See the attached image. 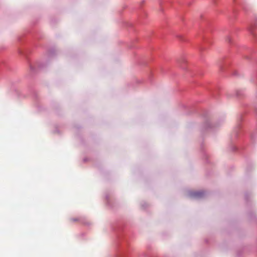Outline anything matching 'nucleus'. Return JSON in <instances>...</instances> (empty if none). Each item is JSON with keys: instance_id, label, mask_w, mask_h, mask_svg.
<instances>
[{"instance_id": "obj_1", "label": "nucleus", "mask_w": 257, "mask_h": 257, "mask_svg": "<svg viewBox=\"0 0 257 257\" xmlns=\"http://www.w3.org/2000/svg\"><path fill=\"white\" fill-rule=\"evenodd\" d=\"M188 195L192 199H200L205 196V193L203 191H189Z\"/></svg>"}, {"instance_id": "obj_2", "label": "nucleus", "mask_w": 257, "mask_h": 257, "mask_svg": "<svg viewBox=\"0 0 257 257\" xmlns=\"http://www.w3.org/2000/svg\"><path fill=\"white\" fill-rule=\"evenodd\" d=\"M37 68L36 66H32V65H30V70L32 73H35L36 72Z\"/></svg>"}, {"instance_id": "obj_3", "label": "nucleus", "mask_w": 257, "mask_h": 257, "mask_svg": "<svg viewBox=\"0 0 257 257\" xmlns=\"http://www.w3.org/2000/svg\"><path fill=\"white\" fill-rule=\"evenodd\" d=\"M105 200L108 204H109L110 203V199L108 195H105Z\"/></svg>"}, {"instance_id": "obj_4", "label": "nucleus", "mask_w": 257, "mask_h": 257, "mask_svg": "<svg viewBox=\"0 0 257 257\" xmlns=\"http://www.w3.org/2000/svg\"><path fill=\"white\" fill-rule=\"evenodd\" d=\"M49 55L50 56H52V55H53L55 54V50L54 49H52L49 50Z\"/></svg>"}, {"instance_id": "obj_5", "label": "nucleus", "mask_w": 257, "mask_h": 257, "mask_svg": "<svg viewBox=\"0 0 257 257\" xmlns=\"http://www.w3.org/2000/svg\"><path fill=\"white\" fill-rule=\"evenodd\" d=\"M37 67H38L39 68H42L43 67V66L41 64L38 63L37 65Z\"/></svg>"}, {"instance_id": "obj_6", "label": "nucleus", "mask_w": 257, "mask_h": 257, "mask_svg": "<svg viewBox=\"0 0 257 257\" xmlns=\"http://www.w3.org/2000/svg\"><path fill=\"white\" fill-rule=\"evenodd\" d=\"M70 220L73 221H77L78 220V218H71Z\"/></svg>"}, {"instance_id": "obj_7", "label": "nucleus", "mask_w": 257, "mask_h": 257, "mask_svg": "<svg viewBox=\"0 0 257 257\" xmlns=\"http://www.w3.org/2000/svg\"><path fill=\"white\" fill-rule=\"evenodd\" d=\"M227 39V41H228V42H230V41H231L230 38L229 37H228Z\"/></svg>"}, {"instance_id": "obj_8", "label": "nucleus", "mask_w": 257, "mask_h": 257, "mask_svg": "<svg viewBox=\"0 0 257 257\" xmlns=\"http://www.w3.org/2000/svg\"><path fill=\"white\" fill-rule=\"evenodd\" d=\"M249 31L250 32V33H252V31L251 28H249Z\"/></svg>"}, {"instance_id": "obj_9", "label": "nucleus", "mask_w": 257, "mask_h": 257, "mask_svg": "<svg viewBox=\"0 0 257 257\" xmlns=\"http://www.w3.org/2000/svg\"><path fill=\"white\" fill-rule=\"evenodd\" d=\"M83 161H84V162H86V161H87V159H86V158L84 159H83Z\"/></svg>"}]
</instances>
